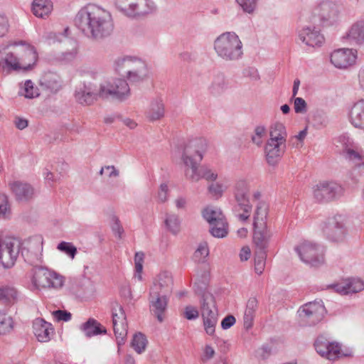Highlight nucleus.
I'll return each instance as SVG.
<instances>
[{
	"instance_id": "29",
	"label": "nucleus",
	"mask_w": 364,
	"mask_h": 364,
	"mask_svg": "<svg viewBox=\"0 0 364 364\" xmlns=\"http://www.w3.org/2000/svg\"><path fill=\"white\" fill-rule=\"evenodd\" d=\"M41 85L50 92L56 93L62 88V80L58 74L48 72L41 79Z\"/></svg>"
},
{
	"instance_id": "26",
	"label": "nucleus",
	"mask_w": 364,
	"mask_h": 364,
	"mask_svg": "<svg viewBox=\"0 0 364 364\" xmlns=\"http://www.w3.org/2000/svg\"><path fill=\"white\" fill-rule=\"evenodd\" d=\"M334 290L341 294L357 293L364 289V282L360 279L353 278L333 286Z\"/></svg>"
},
{
	"instance_id": "1",
	"label": "nucleus",
	"mask_w": 364,
	"mask_h": 364,
	"mask_svg": "<svg viewBox=\"0 0 364 364\" xmlns=\"http://www.w3.org/2000/svg\"><path fill=\"white\" fill-rule=\"evenodd\" d=\"M75 23L86 36L95 40L109 36L114 29L111 14L95 4L82 7L76 14Z\"/></svg>"
},
{
	"instance_id": "24",
	"label": "nucleus",
	"mask_w": 364,
	"mask_h": 364,
	"mask_svg": "<svg viewBox=\"0 0 364 364\" xmlns=\"http://www.w3.org/2000/svg\"><path fill=\"white\" fill-rule=\"evenodd\" d=\"M9 186L18 202H27L33 196V188L27 183L15 181L9 183Z\"/></svg>"
},
{
	"instance_id": "44",
	"label": "nucleus",
	"mask_w": 364,
	"mask_h": 364,
	"mask_svg": "<svg viewBox=\"0 0 364 364\" xmlns=\"http://www.w3.org/2000/svg\"><path fill=\"white\" fill-rule=\"evenodd\" d=\"M209 255V247L208 242L203 241L198 245L193 254V259L196 262H204Z\"/></svg>"
},
{
	"instance_id": "58",
	"label": "nucleus",
	"mask_w": 364,
	"mask_h": 364,
	"mask_svg": "<svg viewBox=\"0 0 364 364\" xmlns=\"http://www.w3.org/2000/svg\"><path fill=\"white\" fill-rule=\"evenodd\" d=\"M184 316L188 320H193L199 316L198 311L192 306H187L185 308Z\"/></svg>"
},
{
	"instance_id": "10",
	"label": "nucleus",
	"mask_w": 364,
	"mask_h": 364,
	"mask_svg": "<svg viewBox=\"0 0 364 364\" xmlns=\"http://www.w3.org/2000/svg\"><path fill=\"white\" fill-rule=\"evenodd\" d=\"M19 252V241L13 237H0V262L5 269H9L15 264Z\"/></svg>"
},
{
	"instance_id": "40",
	"label": "nucleus",
	"mask_w": 364,
	"mask_h": 364,
	"mask_svg": "<svg viewBox=\"0 0 364 364\" xmlns=\"http://www.w3.org/2000/svg\"><path fill=\"white\" fill-rule=\"evenodd\" d=\"M17 291L11 287L0 288V302L9 305L14 304L17 300Z\"/></svg>"
},
{
	"instance_id": "36",
	"label": "nucleus",
	"mask_w": 364,
	"mask_h": 364,
	"mask_svg": "<svg viewBox=\"0 0 364 364\" xmlns=\"http://www.w3.org/2000/svg\"><path fill=\"white\" fill-rule=\"evenodd\" d=\"M203 218L210 224L215 225L217 223H222L225 219L222 210L214 206H208L202 212Z\"/></svg>"
},
{
	"instance_id": "55",
	"label": "nucleus",
	"mask_w": 364,
	"mask_h": 364,
	"mask_svg": "<svg viewBox=\"0 0 364 364\" xmlns=\"http://www.w3.org/2000/svg\"><path fill=\"white\" fill-rule=\"evenodd\" d=\"M112 220V230L116 236H117L119 238H121L122 234L124 233V229L120 224V221L116 216H114Z\"/></svg>"
},
{
	"instance_id": "27",
	"label": "nucleus",
	"mask_w": 364,
	"mask_h": 364,
	"mask_svg": "<svg viewBox=\"0 0 364 364\" xmlns=\"http://www.w3.org/2000/svg\"><path fill=\"white\" fill-rule=\"evenodd\" d=\"M172 284L173 280L171 274L166 272H161L158 275L149 291L168 295L171 291Z\"/></svg>"
},
{
	"instance_id": "47",
	"label": "nucleus",
	"mask_w": 364,
	"mask_h": 364,
	"mask_svg": "<svg viewBox=\"0 0 364 364\" xmlns=\"http://www.w3.org/2000/svg\"><path fill=\"white\" fill-rule=\"evenodd\" d=\"M23 91L21 94L26 98H34L39 95L38 87H34V83L30 80L25 82Z\"/></svg>"
},
{
	"instance_id": "28",
	"label": "nucleus",
	"mask_w": 364,
	"mask_h": 364,
	"mask_svg": "<svg viewBox=\"0 0 364 364\" xmlns=\"http://www.w3.org/2000/svg\"><path fill=\"white\" fill-rule=\"evenodd\" d=\"M349 118L354 127L364 130V100H358L353 105Z\"/></svg>"
},
{
	"instance_id": "61",
	"label": "nucleus",
	"mask_w": 364,
	"mask_h": 364,
	"mask_svg": "<svg viewBox=\"0 0 364 364\" xmlns=\"http://www.w3.org/2000/svg\"><path fill=\"white\" fill-rule=\"evenodd\" d=\"M9 21L7 18L0 14V37L4 36L9 31Z\"/></svg>"
},
{
	"instance_id": "51",
	"label": "nucleus",
	"mask_w": 364,
	"mask_h": 364,
	"mask_svg": "<svg viewBox=\"0 0 364 364\" xmlns=\"http://www.w3.org/2000/svg\"><path fill=\"white\" fill-rule=\"evenodd\" d=\"M58 250L67 254L73 259L77 253L76 247L70 242H61L58 245Z\"/></svg>"
},
{
	"instance_id": "6",
	"label": "nucleus",
	"mask_w": 364,
	"mask_h": 364,
	"mask_svg": "<svg viewBox=\"0 0 364 364\" xmlns=\"http://www.w3.org/2000/svg\"><path fill=\"white\" fill-rule=\"evenodd\" d=\"M100 98L107 99L112 97L116 100L123 102L131 95V90L127 80L117 78L112 82L100 85Z\"/></svg>"
},
{
	"instance_id": "43",
	"label": "nucleus",
	"mask_w": 364,
	"mask_h": 364,
	"mask_svg": "<svg viewBox=\"0 0 364 364\" xmlns=\"http://www.w3.org/2000/svg\"><path fill=\"white\" fill-rule=\"evenodd\" d=\"M14 328L12 318L4 311L0 310V335L10 333Z\"/></svg>"
},
{
	"instance_id": "57",
	"label": "nucleus",
	"mask_w": 364,
	"mask_h": 364,
	"mask_svg": "<svg viewBox=\"0 0 364 364\" xmlns=\"http://www.w3.org/2000/svg\"><path fill=\"white\" fill-rule=\"evenodd\" d=\"M53 315L57 321H68L71 319L72 315L70 312L63 310H57L53 312Z\"/></svg>"
},
{
	"instance_id": "62",
	"label": "nucleus",
	"mask_w": 364,
	"mask_h": 364,
	"mask_svg": "<svg viewBox=\"0 0 364 364\" xmlns=\"http://www.w3.org/2000/svg\"><path fill=\"white\" fill-rule=\"evenodd\" d=\"M209 192L214 196H221L223 192V186L220 183H212L208 187Z\"/></svg>"
},
{
	"instance_id": "23",
	"label": "nucleus",
	"mask_w": 364,
	"mask_h": 364,
	"mask_svg": "<svg viewBox=\"0 0 364 364\" xmlns=\"http://www.w3.org/2000/svg\"><path fill=\"white\" fill-rule=\"evenodd\" d=\"M299 38L301 42L311 47L320 46L324 41L323 35L315 26L303 28L299 32Z\"/></svg>"
},
{
	"instance_id": "38",
	"label": "nucleus",
	"mask_w": 364,
	"mask_h": 364,
	"mask_svg": "<svg viewBox=\"0 0 364 364\" xmlns=\"http://www.w3.org/2000/svg\"><path fill=\"white\" fill-rule=\"evenodd\" d=\"M254 230L255 243L260 248L264 249L272 236V232L267 228V225L262 228H254Z\"/></svg>"
},
{
	"instance_id": "14",
	"label": "nucleus",
	"mask_w": 364,
	"mask_h": 364,
	"mask_svg": "<svg viewBox=\"0 0 364 364\" xmlns=\"http://www.w3.org/2000/svg\"><path fill=\"white\" fill-rule=\"evenodd\" d=\"M316 352L323 358L330 360H334L341 357L346 356L342 349L341 345L338 342H330L323 336L317 338L314 343Z\"/></svg>"
},
{
	"instance_id": "17",
	"label": "nucleus",
	"mask_w": 364,
	"mask_h": 364,
	"mask_svg": "<svg viewBox=\"0 0 364 364\" xmlns=\"http://www.w3.org/2000/svg\"><path fill=\"white\" fill-rule=\"evenodd\" d=\"M149 304L150 313L159 322L162 323L168 306V295L155 291H149Z\"/></svg>"
},
{
	"instance_id": "19",
	"label": "nucleus",
	"mask_w": 364,
	"mask_h": 364,
	"mask_svg": "<svg viewBox=\"0 0 364 364\" xmlns=\"http://www.w3.org/2000/svg\"><path fill=\"white\" fill-rule=\"evenodd\" d=\"M184 173L186 178L191 182H198L204 178L208 181H215L218 178V173L210 166L204 165L191 168H185Z\"/></svg>"
},
{
	"instance_id": "33",
	"label": "nucleus",
	"mask_w": 364,
	"mask_h": 364,
	"mask_svg": "<svg viewBox=\"0 0 364 364\" xmlns=\"http://www.w3.org/2000/svg\"><path fill=\"white\" fill-rule=\"evenodd\" d=\"M31 10L38 18H46L53 10V3L50 0H33Z\"/></svg>"
},
{
	"instance_id": "11",
	"label": "nucleus",
	"mask_w": 364,
	"mask_h": 364,
	"mask_svg": "<svg viewBox=\"0 0 364 364\" xmlns=\"http://www.w3.org/2000/svg\"><path fill=\"white\" fill-rule=\"evenodd\" d=\"M301 261L312 266L324 262L323 248L311 242H304L295 248Z\"/></svg>"
},
{
	"instance_id": "53",
	"label": "nucleus",
	"mask_w": 364,
	"mask_h": 364,
	"mask_svg": "<svg viewBox=\"0 0 364 364\" xmlns=\"http://www.w3.org/2000/svg\"><path fill=\"white\" fill-rule=\"evenodd\" d=\"M244 11L252 13L257 4V0H235Z\"/></svg>"
},
{
	"instance_id": "2",
	"label": "nucleus",
	"mask_w": 364,
	"mask_h": 364,
	"mask_svg": "<svg viewBox=\"0 0 364 364\" xmlns=\"http://www.w3.org/2000/svg\"><path fill=\"white\" fill-rule=\"evenodd\" d=\"M115 70L132 83H139L149 77L146 63L132 56L118 58L114 62Z\"/></svg>"
},
{
	"instance_id": "42",
	"label": "nucleus",
	"mask_w": 364,
	"mask_h": 364,
	"mask_svg": "<svg viewBox=\"0 0 364 364\" xmlns=\"http://www.w3.org/2000/svg\"><path fill=\"white\" fill-rule=\"evenodd\" d=\"M165 225L172 234H178L181 229V220L178 215L175 213L166 214Z\"/></svg>"
},
{
	"instance_id": "7",
	"label": "nucleus",
	"mask_w": 364,
	"mask_h": 364,
	"mask_svg": "<svg viewBox=\"0 0 364 364\" xmlns=\"http://www.w3.org/2000/svg\"><path fill=\"white\" fill-rule=\"evenodd\" d=\"M63 278L55 272L46 268L38 267L34 269L32 284L36 289H59L63 285Z\"/></svg>"
},
{
	"instance_id": "16",
	"label": "nucleus",
	"mask_w": 364,
	"mask_h": 364,
	"mask_svg": "<svg viewBox=\"0 0 364 364\" xmlns=\"http://www.w3.org/2000/svg\"><path fill=\"white\" fill-rule=\"evenodd\" d=\"M100 87L97 89L96 86L91 83H82L79 85L75 90L74 97L75 101L82 105H90L98 98H100Z\"/></svg>"
},
{
	"instance_id": "22",
	"label": "nucleus",
	"mask_w": 364,
	"mask_h": 364,
	"mask_svg": "<svg viewBox=\"0 0 364 364\" xmlns=\"http://www.w3.org/2000/svg\"><path fill=\"white\" fill-rule=\"evenodd\" d=\"M287 144L274 142L267 139L264 145V155L267 162L270 166H275L282 159L286 151Z\"/></svg>"
},
{
	"instance_id": "32",
	"label": "nucleus",
	"mask_w": 364,
	"mask_h": 364,
	"mask_svg": "<svg viewBox=\"0 0 364 364\" xmlns=\"http://www.w3.org/2000/svg\"><path fill=\"white\" fill-rule=\"evenodd\" d=\"M347 39L353 44L364 43V21H358L352 25L347 33Z\"/></svg>"
},
{
	"instance_id": "64",
	"label": "nucleus",
	"mask_w": 364,
	"mask_h": 364,
	"mask_svg": "<svg viewBox=\"0 0 364 364\" xmlns=\"http://www.w3.org/2000/svg\"><path fill=\"white\" fill-rule=\"evenodd\" d=\"M257 304L258 302L257 299L255 297H251L248 299L247 302L245 310L255 313L256 309L257 308Z\"/></svg>"
},
{
	"instance_id": "9",
	"label": "nucleus",
	"mask_w": 364,
	"mask_h": 364,
	"mask_svg": "<svg viewBox=\"0 0 364 364\" xmlns=\"http://www.w3.org/2000/svg\"><path fill=\"white\" fill-rule=\"evenodd\" d=\"M322 231L326 237L333 242H342L347 235L345 218L341 215L329 218L324 223Z\"/></svg>"
},
{
	"instance_id": "63",
	"label": "nucleus",
	"mask_w": 364,
	"mask_h": 364,
	"mask_svg": "<svg viewBox=\"0 0 364 364\" xmlns=\"http://www.w3.org/2000/svg\"><path fill=\"white\" fill-rule=\"evenodd\" d=\"M235 321L236 319L232 315H228L223 319L221 327L224 330L228 329L235 323Z\"/></svg>"
},
{
	"instance_id": "41",
	"label": "nucleus",
	"mask_w": 364,
	"mask_h": 364,
	"mask_svg": "<svg viewBox=\"0 0 364 364\" xmlns=\"http://www.w3.org/2000/svg\"><path fill=\"white\" fill-rule=\"evenodd\" d=\"M148 343V341L143 333L139 332L135 333L133 336L131 346L134 348V350L138 354L142 353L144 351H145L146 346Z\"/></svg>"
},
{
	"instance_id": "4",
	"label": "nucleus",
	"mask_w": 364,
	"mask_h": 364,
	"mask_svg": "<svg viewBox=\"0 0 364 364\" xmlns=\"http://www.w3.org/2000/svg\"><path fill=\"white\" fill-rule=\"evenodd\" d=\"M197 294H200L201 314L205 332L213 336L215 333V326L218 323V311L215 307L214 296L209 292L203 291L195 288Z\"/></svg>"
},
{
	"instance_id": "50",
	"label": "nucleus",
	"mask_w": 364,
	"mask_h": 364,
	"mask_svg": "<svg viewBox=\"0 0 364 364\" xmlns=\"http://www.w3.org/2000/svg\"><path fill=\"white\" fill-rule=\"evenodd\" d=\"M266 255L261 251L255 257V270L257 274H261L265 267Z\"/></svg>"
},
{
	"instance_id": "49",
	"label": "nucleus",
	"mask_w": 364,
	"mask_h": 364,
	"mask_svg": "<svg viewBox=\"0 0 364 364\" xmlns=\"http://www.w3.org/2000/svg\"><path fill=\"white\" fill-rule=\"evenodd\" d=\"M266 134V128L263 125L257 126L254 130V134L252 136V141L257 146H261L263 143V137Z\"/></svg>"
},
{
	"instance_id": "25",
	"label": "nucleus",
	"mask_w": 364,
	"mask_h": 364,
	"mask_svg": "<svg viewBox=\"0 0 364 364\" xmlns=\"http://www.w3.org/2000/svg\"><path fill=\"white\" fill-rule=\"evenodd\" d=\"M33 333L40 342H48L54 333L51 323L42 318H36L33 323Z\"/></svg>"
},
{
	"instance_id": "8",
	"label": "nucleus",
	"mask_w": 364,
	"mask_h": 364,
	"mask_svg": "<svg viewBox=\"0 0 364 364\" xmlns=\"http://www.w3.org/2000/svg\"><path fill=\"white\" fill-rule=\"evenodd\" d=\"M249 183L246 179L240 178L235 183V199L237 205L235 211L242 210V213H238L237 217L242 221H246L250 216L252 205L250 203L249 197Z\"/></svg>"
},
{
	"instance_id": "3",
	"label": "nucleus",
	"mask_w": 364,
	"mask_h": 364,
	"mask_svg": "<svg viewBox=\"0 0 364 364\" xmlns=\"http://www.w3.org/2000/svg\"><path fill=\"white\" fill-rule=\"evenodd\" d=\"M214 50L225 61H235L242 56V43L234 32H225L214 41Z\"/></svg>"
},
{
	"instance_id": "48",
	"label": "nucleus",
	"mask_w": 364,
	"mask_h": 364,
	"mask_svg": "<svg viewBox=\"0 0 364 364\" xmlns=\"http://www.w3.org/2000/svg\"><path fill=\"white\" fill-rule=\"evenodd\" d=\"M346 156L355 166H360L364 163V155L352 149L346 150Z\"/></svg>"
},
{
	"instance_id": "21",
	"label": "nucleus",
	"mask_w": 364,
	"mask_h": 364,
	"mask_svg": "<svg viewBox=\"0 0 364 364\" xmlns=\"http://www.w3.org/2000/svg\"><path fill=\"white\" fill-rule=\"evenodd\" d=\"M14 45H21L16 51V54L19 57L21 70H28L31 69L38 59V54L34 47L24 44L22 42L15 43Z\"/></svg>"
},
{
	"instance_id": "20",
	"label": "nucleus",
	"mask_w": 364,
	"mask_h": 364,
	"mask_svg": "<svg viewBox=\"0 0 364 364\" xmlns=\"http://www.w3.org/2000/svg\"><path fill=\"white\" fill-rule=\"evenodd\" d=\"M112 313V322L114 334L118 340V344L124 343L127 334V323L123 308L117 306Z\"/></svg>"
},
{
	"instance_id": "54",
	"label": "nucleus",
	"mask_w": 364,
	"mask_h": 364,
	"mask_svg": "<svg viewBox=\"0 0 364 364\" xmlns=\"http://www.w3.org/2000/svg\"><path fill=\"white\" fill-rule=\"evenodd\" d=\"M294 111L296 113H305L307 111V104L301 97L294 99Z\"/></svg>"
},
{
	"instance_id": "39",
	"label": "nucleus",
	"mask_w": 364,
	"mask_h": 364,
	"mask_svg": "<svg viewBox=\"0 0 364 364\" xmlns=\"http://www.w3.org/2000/svg\"><path fill=\"white\" fill-rule=\"evenodd\" d=\"M164 115V106L162 100L157 98L153 100L146 112V117L149 121L160 119Z\"/></svg>"
},
{
	"instance_id": "46",
	"label": "nucleus",
	"mask_w": 364,
	"mask_h": 364,
	"mask_svg": "<svg viewBox=\"0 0 364 364\" xmlns=\"http://www.w3.org/2000/svg\"><path fill=\"white\" fill-rule=\"evenodd\" d=\"M68 43L70 48L62 53V60L65 61H70L75 58L77 54L78 45L76 41L69 40Z\"/></svg>"
},
{
	"instance_id": "13",
	"label": "nucleus",
	"mask_w": 364,
	"mask_h": 364,
	"mask_svg": "<svg viewBox=\"0 0 364 364\" xmlns=\"http://www.w3.org/2000/svg\"><path fill=\"white\" fill-rule=\"evenodd\" d=\"M116 5L129 16L148 14L156 9L152 0H116Z\"/></svg>"
},
{
	"instance_id": "34",
	"label": "nucleus",
	"mask_w": 364,
	"mask_h": 364,
	"mask_svg": "<svg viewBox=\"0 0 364 364\" xmlns=\"http://www.w3.org/2000/svg\"><path fill=\"white\" fill-rule=\"evenodd\" d=\"M228 87V82L223 73H218L213 78L212 82L209 86L210 92L214 96H218L223 94Z\"/></svg>"
},
{
	"instance_id": "56",
	"label": "nucleus",
	"mask_w": 364,
	"mask_h": 364,
	"mask_svg": "<svg viewBox=\"0 0 364 364\" xmlns=\"http://www.w3.org/2000/svg\"><path fill=\"white\" fill-rule=\"evenodd\" d=\"M243 75L245 77L250 78L252 81H258L260 79L257 69L253 67H249L245 69Z\"/></svg>"
},
{
	"instance_id": "60",
	"label": "nucleus",
	"mask_w": 364,
	"mask_h": 364,
	"mask_svg": "<svg viewBox=\"0 0 364 364\" xmlns=\"http://www.w3.org/2000/svg\"><path fill=\"white\" fill-rule=\"evenodd\" d=\"M168 188L166 183H161L158 192V199L160 202L164 203L168 198Z\"/></svg>"
},
{
	"instance_id": "35",
	"label": "nucleus",
	"mask_w": 364,
	"mask_h": 364,
	"mask_svg": "<svg viewBox=\"0 0 364 364\" xmlns=\"http://www.w3.org/2000/svg\"><path fill=\"white\" fill-rule=\"evenodd\" d=\"M269 140L287 144V132L285 126L281 122H274L269 128Z\"/></svg>"
},
{
	"instance_id": "37",
	"label": "nucleus",
	"mask_w": 364,
	"mask_h": 364,
	"mask_svg": "<svg viewBox=\"0 0 364 364\" xmlns=\"http://www.w3.org/2000/svg\"><path fill=\"white\" fill-rule=\"evenodd\" d=\"M268 209V205L266 203L259 202L257 203L254 215V228H262L267 225Z\"/></svg>"
},
{
	"instance_id": "52",
	"label": "nucleus",
	"mask_w": 364,
	"mask_h": 364,
	"mask_svg": "<svg viewBox=\"0 0 364 364\" xmlns=\"http://www.w3.org/2000/svg\"><path fill=\"white\" fill-rule=\"evenodd\" d=\"M6 65L14 70H21L19 57L16 56L14 53H8L4 59Z\"/></svg>"
},
{
	"instance_id": "15",
	"label": "nucleus",
	"mask_w": 364,
	"mask_h": 364,
	"mask_svg": "<svg viewBox=\"0 0 364 364\" xmlns=\"http://www.w3.org/2000/svg\"><path fill=\"white\" fill-rule=\"evenodd\" d=\"M325 313L326 309L321 301L309 302L299 310V316L309 325H315L319 322Z\"/></svg>"
},
{
	"instance_id": "5",
	"label": "nucleus",
	"mask_w": 364,
	"mask_h": 364,
	"mask_svg": "<svg viewBox=\"0 0 364 364\" xmlns=\"http://www.w3.org/2000/svg\"><path fill=\"white\" fill-rule=\"evenodd\" d=\"M207 149L208 144L205 139L196 138L188 141L181 155V161L185 168H191L199 165Z\"/></svg>"
},
{
	"instance_id": "30",
	"label": "nucleus",
	"mask_w": 364,
	"mask_h": 364,
	"mask_svg": "<svg viewBox=\"0 0 364 364\" xmlns=\"http://www.w3.org/2000/svg\"><path fill=\"white\" fill-rule=\"evenodd\" d=\"M80 329L88 338L107 333L106 328L92 318H89L86 322L81 324Z\"/></svg>"
},
{
	"instance_id": "31",
	"label": "nucleus",
	"mask_w": 364,
	"mask_h": 364,
	"mask_svg": "<svg viewBox=\"0 0 364 364\" xmlns=\"http://www.w3.org/2000/svg\"><path fill=\"white\" fill-rule=\"evenodd\" d=\"M314 13L323 21L334 18L337 14L336 5L330 1L321 3L315 9Z\"/></svg>"
},
{
	"instance_id": "59",
	"label": "nucleus",
	"mask_w": 364,
	"mask_h": 364,
	"mask_svg": "<svg viewBox=\"0 0 364 364\" xmlns=\"http://www.w3.org/2000/svg\"><path fill=\"white\" fill-rule=\"evenodd\" d=\"M255 314V313H254V312L247 311V310L245 311L243 320H244V327L246 329H249L252 326Z\"/></svg>"
},
{
	"instance_id": "18",
	"label": "nucleus",
	"mask_w": 364,
	"mask_h": 364,
	"mask_svg": "<svg viewBox=\"0 0 364 364\" xmlns=\"http://www.w3.org/2000/svg\"><path fill=\"white\" fill-rule=\"evenodd\" d=\"M357 51L349 48H340L331 55V63L338 68L345 69L355 63Z\"/></svg>"
},
{
	"instance_id": "12",
	"label": "nucleus",
	"mask_w": 364,
	"mask_h": 364,
	"mask_svg": "<svg viewBox=\"0 0 364 364\" xmlns=\"http://www.w3.org/2000/svg\"><path fill=\"white\" fill-rule=\"evenodd\" d=\"M344 193L342 186L335 181H322L314 187V198L318 202H328L341 197Z\"/></svg>"
},
{
	"instance_id": "45",
	"label": "nucleus",
	"mask_w": 364,
	"mask_h": 364,
	"mask_svg": "<svg viewBox=\"0 0 364 364\" xmlns=\"http://www.w3.org/2000/svg\"><path fill=\"white\" fill-rule=\"evenodd\" d=\"M210 226V232L213 237L223 238L228 235V225L226 219L223 220L221 224L217 223L216 224L211 225Z\"/></svg>"
}]
</instances>
